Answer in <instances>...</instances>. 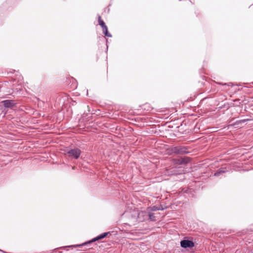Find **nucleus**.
Segmentation results:
<instances>
[{"instance_id":"f257e3e1","label":"nucleus","mask_w":253,"mask_h":253,"mask_svg":"<svg viewBox=\"0 0 253 253\" xmlns=\"http://www.w3.org/2000/svg\"><path fill=\"white\" fill-rule=\"evenodd\" d=\"M81 150L78 148L72 149L67 152L69 157H72L77 159L81 155Z\"/></svg>"},{"instance_id":"f03ea898","label":"nucleus","mask_w":253,"mask_h":253,"mask_svg":"<svg viewBox=\"0 0 253 253\" xmlns=\"http://www.w3.org/2000/svg\"><path fill=\"white\" fill-rule=\"evenodd\" d=\"M180 245L182 248H191L194 246V243L190 240H182L180 242Z\"/></svg>"},{"instance_id":"7ed1b4c3","label":"nucleus","mask_w":253,"mask_h":253,"mask_svg":"<svg viewBox=\"0 0 253 253\" xmlns=\"http://www.w3.org/2000/svg\"><path fill=\"white\" fill-rule=\"evenodd\" d=\"M190 159L188 157H184L180 159H174V163L176 165H182L184 164H187L190 162Z\"/></svg>"},{"instance_id":"20e7f679","label":"nucleus","mask_w":253,"mask_h":253,"mask_svg":"<svg viewBox=\"0 0 253 253\" xmlns=\"http://www.w3.org/2000/svg\"><path fill=\"white\" fill-rule=\"evenodd\" d=\"M172 151L176 154H184L186 152L185 148L182 147H175L172 149Z\"/></svg>"},{"instance_id":"39448f33","label":"nucleus","mask_w":253,"mask_h":253,"mask_svg":"<svg viewBox=\"0 0 253 253\" xmlns=\"http://www.w3.org/2000/svg\"><path fill=\"white\" fill-rule=\"evenodd\" d=\"M1 103H2L3 106L6 108H11L15 105L14 101L11 100H5L2 101Z\"/></svg>"},{"instance_id":"423d86ee","label":"nucleus","mask_w":253,"mask_h":253,"mask_svg":"<svg viewBox=\"0 0 253 253\" xmlns=\"http://www.w3.org/2000/svg\"><path fill=\"white\" fill-rule=\"evenodd\" d=\"M109 234V232L103 233V234L100 235L99 236H98L93 238V239H92L90 241L85 243V244H87L88 243H92V242H95L96 241L102 239L106 237Z\"/></svg>"},{"instance_id":"0eeeda50","label":"nucleus","mask_w":253,"mask_h":253,"mask_svg":"<svg viewBox=\"0 0 253 253\" xmlns=\"http://www.w3.org/2000/svg\"><path fill=\"white\" fill-rule=\"evenodd\" d=\"M102 28L103 32L106 36L109 37H111V35L108 33V28L106 26L102 27Z\"/></svg>"},{"instance_id":"6e6552de","label":"nucleus","mask_w":253,"mask_h":253,"mask_svg":"<svg viewBox=\"0 0 253 253\" xmlns=\"http://www.w3.org/2000/svg\"><path fill=\"white\" fill-rule=\"evenodd\" d=\"M98 21L99 24L101 26L102 28L106 26L103 20L102 19L101 17L100 16H98Z\"/></svg>"},{"instance_id":"1a4fd4ad","label":"nucleus","mask_w":253,"mask_h":253,"mask_svg":"<svg viewBox=\"0 0 253 253\" xmlns=\"http://www.w3.org/2000/svg\"><path fill=\"white\" fill-rule=\"evenodd\" d=\"M143 216H147V214L146 212L144 211H140L138 213V218H140V217Z\"/></svg>"},{"instance_id":"9d476101","label":"nucleus","mask_w":253,"mask_h":253,"mask_svg":"<svg viewBox=\"0 0 253 253\" xmlns=\"http://www.w3.org/2000/svg\"><path fill=\"white\" fill-rule=\"evenodd\" d=\"M149 216L150 219L152 221H155V216H154V214L153 213H149Z\"/></svg>"},{"instance_id":"9b49d317","label":"nucleus","mask_w":253,"mask_h":253,"mask_svg":"<svg viewBox=\"0 0 253 253\" xmlns=\"http://www.w3.org/2000/svg\"><path fill=\"white\" fill-rule=\"evenodd\" d=\"M221 172H224V171H220L219 172H215L214 173V175H215V176L218 175Z\"/></svg>"}]
</instances>
